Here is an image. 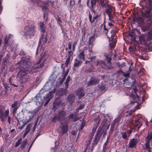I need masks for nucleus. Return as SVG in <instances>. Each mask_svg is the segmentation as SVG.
<instances>
[{"label": "nucleus", "mask_w": 152, "mask_h": 152, "mask_svg": "<svg viewBox=\"0 0 152 152\" xmlns=\"http://www.w3.org/2000/svg\"><path fill=\"white\" fill-rule=\"evenodd\" d=\"M120 121V118L119 117H118L115 119L114 122L118 123Z\"/></svg>", "instance_id": "obj_62"}, {"label": "nucleus", "mask_w": 152, "mask_h": 152, "mask_svg": "<svg viewBox=\"0 0 152 152\" xmlns=\"http://www.w3.org/2000/svg\"><path fill=\"white\" fill-rule=\"evenodd\" d=\"M75 99V96L72 94H70L67 97V100L69 102H73Z\"/></svg>", "instance_id": "obj_26"}, {"label": "nucleus", "mask_w": 152, "mask_h": 152, "mask_svg": "<svg viewBox=\"0 0 152 152\" xmlns=\"http://www.w3.org/2000/svg\"><path fill=\"white\" fill-rule=\"evenodd\" d=\"M19 55L21 56H25L26 53L23 50H21L19 53Z\"/></svg>", "instance_id": "obj_54"}, {"label": "nucleus", "mask_w": 152, "mask_h": 152, "mask_svg": "<svg viewBox=\"0 0 152 152\" xmlns=\"http://www.w3.org/2000/svg\"><path fill=\"white\" fill-rule=\"evenodd\" d=\"M70 76L69 75L68 76L65 82V88L67 89L68 87L69 83L70 80Z\"/></svg>", "instance_id": "obj_32"}, {"label": "nucleus", "mask_w": 152, "mask_h": 152, "mask_svg": "<svg viewBox=\"0 0 152 152\" xmlns=\"http://www.w3.org/2000/svg\"><path fill=\"white\" fill-rule=\"evenodd\" d=\"M105 118L106 122H110L111 121V117L108 115L107 114L106 116H105Z\"/></svg>", "instance_id": "obj_44"}, {"label": "nucleus", "mask_w": 152, "mask_h": 152, "mask_svg": "<svg viewBox=\"0 0 152 152\" xmlns=\"http://www.w3.org/2000/svg\"><path fill=\"white\" fill-rule=\"evenodd\" d=\"M41 57L40 58L38 61L35 64V66H38V65L41 63V62L44 58V56L43 55V56H42V55H41Z\"/></svg>", "instance_id": "obj_38"}, {"label": "nucleus", "mask_w": 152, "mask_h": 152, "mask_svg": "<svg viewBox=\"0 0 152 152\" xmlns=\"http://www.w3.org/2000/svg\"><path fill=\"white\" fill-rule=\"evenodd\" d=\"M99 6L100 7H104V0H98Z\"/></svg>", "instance_id": "obj_33"}, {"label": "nucleus", "mask_w": 152, "mask_h": 152, "mask_svg": "<svg viewBox=\"0 0 152 152\" xmlns=\"http://www.w3.org/2000/svg\"><path fill=\"white\" fill-rule=\"evenodd\" d=\"M56 90H53L51 91L48 94L46 95L45 97L44 100H46V102L44 104V106H45L48 104L50 99L53 96V94L56 92Z\"/></svg>", "instance_id": "obj_11"}, {"label": "nucleus", "mask_w": 152, "mask_h": 152, "mask_svg": "<svg viewBox=\"0 0 152 152\" xmlns=\"http://www.w3.org/2000/svg\"><path fill=\"white\" fill-rule=\"evenodd\" d=\"M102 135H103V137L104 136V121L98 128L97 133L92 143L91 147L88 148L91 151V152L92 151L94 147L97 145Z\"/></svg>", "instance_id": "obj_2"}, {"label": "nucleus", "mask_w": 152, "mask_h": 152, "mask_svg": "<svg viewBox=\"0 0 152 152\" xmlns=\"http://www.w3.org/2000/svg\"><path fill=\"white\" fill-rule=\"evenodd\" d=\"M144 145L145 146V149H146L148 151L151 150V147L149 146V142L148 140H145V143Z\"/></svg>", "instance_id": "obj_28"}, {"label": "nucleus", "mask_w": 152, "mask_h": 152, "mask_svg": "<svg viewBox=\"0 0 152 152\" xmlns=\"http://www.w3.org/2000/svg\"><path fill=\"white\" fill-rule=\"evenodd\" d=\"M99 88L101 91H103L104 90V85H99Z\"/></svg>", "instance_id": "obj_57"}, {"label": "nucleus", "mask_w": 152, "mask_h": 152, "mask_svg": "<svg viewBox=\"0 0 152 152\" xmlns=\"http://www.w3.org/2000/svg\"><path fill=\"white\" fill-rule=\"evenodd\" d=\"M77 44V42L75 41L74 42L72 45V50L73 51H74L75 50V47Z\"/></svg>", "instance_id": "obj_49"}, {"label": "nucleus", "mask_w": 152, "mask_h": 152, "mask_svg": "<svg viewBox=\"0 0 152 152\" xmlns=\"http://www.w3.org/2000/svg\"><path fill=\"white\" fill-rule=\"evenodd\" d=\"M15 133V134L16 131L14 129H12L10 131V134H14V133Z\"/></svg>", "instance_id": "obj_61"}, {"label": "nucleus", "mask_w": 152, "mask_h": 152, "mask_svg": "<svg viewBox=\"0 0 152 152\" xmlns=\"http://www.w3.org/2000/svg\"><path fill=\"white\" fill-rule=\"evenodd\" d=\"M23 63L26 65V67L21 68L17 74V77L22 83H26L30 80V75L39 70L42 68L44 66L43 62L39 66H31L33 62L29 57L25 56L22 58Z\"/></svg>", "instance_id": "obj_1"}, {"label": "nucleus", "mask_w": 152, "mask_h": 152, "mask_svg": "<svg viewBox=\"0 0 152 152\" xmlns=\"http://www.w3.org/2000/svg\"><path fill=\"white\" fill-rule=\"evenodd\" d=\"M68 72H66L65 73H64L62 75L63 76V78L65 79L66 77V76L68 74Z\"/></svg>", "instance_id": "obj_59"}, {"label": "nucleus", "mask_w": 152, "mask_h": 152, "mask_svg": "<svg viewBox=\"0 0 152 152\" xmlns=\"http://www.w3.org/2000/svg\"><path fill=\"white\" fill-rule=\"evenodd\" d=\"M137 117H136V118L134 119H130L129 121V123L130 124H133V127H132V129H134L135 130H138V129L141 127L142 125L141 120L140 119H137L136 118Z\"/></svg>", "instance_id": "obj_7"}, {"label": "nucleus", "mask_w": 152, "mask_h": 152, "mask_svg": "<svg viewBox=\"0 0 152 152\" xmlns=\"http://www.w3.org/2000/svg\"><path fill=\"white\" fill-rule=\"evenodd\" d=\"M95 37L94 36L91 37L89 38V44L91 45H93V42L94 40Z\"/></svg>", "instance_id": "obj_31"}, {"label": "nucleus", "mask_w": 152, "mask_h": 152, "mask_svg": "<svg viewBox=\"0 0 152 152\" xmlns=\"http://www.w3.org/2000/svg\"><path fill=\"white\" fill-rule=\"evenodd\" d=\"M42 9L43 10H46L48 9L47 7L45 6H43L42 7Z\"/></svg>", "instance_id": "obj_64"}, {"label": "nucleus", "mask_w": 152, "mask_h": 152, "mask_svg": "<svg viewBox=\"0 0 152 152\" xmlns=\"http://www.w3.org/2000/svg\"><path fill=\"white\" fill-rule=\"evenodd\" d=\"M22 140V138H20L16 142L15 146V147H18L20 144Z\"/></svg>", "instance_id": "obj_41"}, {"label": "nucleus", "mask_w": 152, "mask_h": 152, "mask_svg": "<svg viewBox=\"0 0 152 152\" xmlns=\"http://www.w3.org/2000/svg\"><path fill=\"white\" fill-rule=\"evenodd\" d=\"M41 57L40 58L38 61L35 64V66H38V65L41 63V62L44 58V56L43 55V56H42V55H41Z\"/></svg>", "instance_id": "obj_39"}, {"label": "nucleus", "mask_w": 152, "mask_h": 152, "mask_svg": "<svg viewBox=\"0 0 152 152\" xmlns=\"http://www.w3.org/2000/svg\"><path fill=\"white\" fill-rule=\"evenodd\" d=\"M84 107V105L83 104L80 105L77 108V110H81Z\"/></svg>", "instance_id": "obj_60"}, {"label": "nucleus", "mask_w": 152, "mask_h": 152, "mask_svg": "<svg viewBox=\"0 0 152 152\" xmlns=\"http://www.w3.org/2000/svg\"><path fill=\"white\" fill-rule=\"evenodd\" d=\"M135 103H131L129 104L127 106H125L122 109H120L119 111V115L121 116L124 115L126 113H129V114L130 115L132 112H134L135 110H132L131 108L129 107H136V105L135 104Z\"/></svg>", "instance_id": "obj_5"}, {"label": "nucleus", "mask_w": 152, "mask_h": 152, "mask_svg": "<svg viewBox=\"0 0 152 152\" xmlns=\"http://www.w3.org/2000/svg\"><path fill=\"white\" fill-rule=\"evenodd\" d=\"M116 43V40H114L113 42H111L109 44V46L110 48H113L115 47Z\"/></svg>", "instance_id": "obj_36"}, {"label": "nucleus", "mask_w": 152, "mask_h": 152, "mask_svg": "<svg viewBox=\"0 0 152 152\" xmlns=\"http://www.w3.org/2000/svg\"><path fill=\"white\" fill-rule=\"evenodd\" d=\"M99 81L100 80L98 78L91 77L89 80L86 83V87L95 85L98 83Z\"/></svg>", "instance_id": "obj_10"}, {"label": "nucleus", "mask_w": 152, "mask_h": 152, "mask_svg": "<svg viewBox=\"0 0 152 152\" xmlns=\"http://www.w3.org/2000/svg\"><path fill=\"white\" fill-rule=\"evenodd\" d=\"M122 138L126 140H128L129 135H127V133L126 132H122Z\"/></svg>", "instance_id": "obj_35"}, {"label": "nucleus", "mask_w": 152, "mask_h": 152, "mask_svg": "<svg viewBox=\"0 0 152 152\" xmlns=\"http://www.w3.org/2000/svg\"><path fill=\"white\" fill-rule=\"evenodd\" d=\"M40 30L43 33H44L45 31V26L44 25L43 22H41L39 23Z\"/></svg>", "instance_id": "obj_24"}, {"label": "nucleus", "mask_w": 152, "mask_h": 152, "mask_svg": "<svg viewBox=\"0 0 152 152\" xmlns=\"http://www.w3.org/2000/svg\"><path fill=\"white\" fill-rule=\"evenodd\" d=\"M46 36L45 37L44 33L41 34L40 38V42H42L44 43H45L47 42V34H46Z\"/></svg>", "instance_id": "obj_20"}, {"label": "nucleus", "mask_w": 152, "mask_h": 152, "mask_svg": "<svg viewBox=\"0 0 152 152\" xmlns=\"http://www.w3.org/2000/svg\"><path fill=\"white\" fill-rule=\"evenodd\" d=\"M139 39L141 43L144 44L145 43V39L144 37L143 36H141L140 37Z\"/></svg>", "instance_id": "obj_48"}, {"label": "nucleus", "mask_w": 152, "mask_h": 152, "mask_svg": "<svg viewBox=\"0 0 152 152\" xmlns=\"http://www.w3.org/2000/svg\"><path fill=\"white\" fill-rule=\"evenodd\" d=\"M40 94H37L35 97L36 98L35 102L38 106L42 105L44 102L43 100H42L41 97L39 96Z\"/></svg>", "instance_id": "obj_15"}, {"label": "nucleus", "mask_w": 152, "mask_h": 152, "mask_svg": "<svg viewBox=\"0 0 152 152\" xmlns=\"http://www.w3.org/2000/svg\"><path fill=\"white\" fill-rule=\"evenodd\" d=\"M85 55L83 51H81L78 55V57L79 59H82L83 61L85 60Z\"/></svg>", "instance_id": "obj_27"}, {"label": "nucleus", "mask_w": 152, "mask_h": 152, "mask_svg": "<svg viewBox=\"0 0 152 152\" xmlns=\"http://www.w3.org/2000/svg\"><path fill=\"white\" fill-rule=\"evenodd\" d=\"M71 119H72V121L74 122H75L79 120L78 117H75V116H74V114L71 113L67 117H66L64 121L69 123L71 121L70 120Z\"/></svg>", "instance_id": "obj_13"}, {"label": "nucleus", "mask_w": 152, "mask_h": 152, "mask_svg": "<svg viewBox=\"0 0 152 152\" xmlns=\"http://www.w3.org/2000/svg\"><path fill=\"white\" fill-rule=\"evenodd\" d=\"M68 57H69L70 58L71 57H72V58H73V53L72 51L71 50H70L68 52Z\"/></svg>", "instance_id": "obj_46"}, {"label": "nucleus", "mask_w": 152, "mask_h": 152, "mask_svg": "<svg viewBox=\"0 0 152 152\" xmlns=\"http://www.w3.org/2000/svg\"><path fill=\"white\" fill-rule=\"evenodd\" d=\"M86 126V122H82L81 126H80V128L81 129H82L83 128L85 127Z\"/></svg>", "instance_id": "obj_56"}, {"label": "nucleus", "mask_w": 152, "mask_h": 152, "mask_svg": "<svg viewBox=\"0 0 152 152\" xmlns=\"http://www.w3.org/2000/svg\"><path fill=\"white\" fill-rule=\"evenodd\" d=\"M17 104L18 102L17 101H15L14 103L12 104L11 107L12 108L17 107Z\"/></svg>", "instance_id": "obj_51"}, {"label": "nucleus", "mask_w": 152, "mask_h": 152, "mask_svg": "<svg viewBox=\"0 0 152 152\" xmlns=\"http://www.w3.org/2000/svg\"><path fill=\"white\" fill-rule=\"evenodd\" d=\"M13 35L11 34H10L8 35H7L4 39H6L7 40H10V39H11Z\"/></svg>", "instance_id": "obj_45"}, {"label": "nucleus", "mask_w": 152, "mask_h": 152, "mask_svg": "<svg viewBox=\"0 0 152 152\" xmlns=\"http://www.w3.org/2000/svg\"><path fill=\"white\" fill-rule=\"evenodd\" d=\"M31 129V127L29 125H28L25 129V132L23 135V137L24 138L29 132Z\"/></svg>", "instance_id": "obj_25"}, {"label": "nucleus", "mask_w": 152, "mask_h": 152, "mask_svg": "<svg viewBox=\"0 0 152 152\" xmlns=\"http://www.w3.org/2000/svg\"><path fill=\"white\" fill-rule=\"evenodd\" d=\"M57 121H61V120L59 118L58 115H55L52 119V121L53 123H56Z\"/></svg>", "instance_id": "obj_29"}, {"label": "nucleus", "mask_w": 152, "mask_h": 152, "mask_svg": "<svg viewBox=\"0 0 152 152\" xmlns=\"http://www.w3.org/2000/svg\"><path fill=\"white\" fill-rule=\"evenodd\" d=\"M108 0H105V12L109 17V20L110 21L113 22V16L115 12V8L114 7L108 4Z\"/></svg>", "instance_id": "obj_3"}, {"label": "nucleus", "mask_w": 152, "mask_h": 152, "mask_svg": "<svg viewBox=\"0 0 152 152\" xmlns=\"http://www.w3.org/2000/svg\"><path fill=\"white\" fill-rule=\"evenodd\" d=\"M83 90V88H80L76 92V94L79 98H81L85 95V93Z\"/></svg>", "instance_id": "obj_18"}, {"label": "nucleus", "mask_w": 152, "mask_h": 152, "mask_svg": "<svg viewBox=\"0 0 152 152\" xmlns=\"http://www.w3.org/2000/svg\"><path fill=\"white\" fill-rule=\"evenodd\" d=\"M96 58V56H94L91 58H89V59L90 60V61H89L88 60H86L85 61V64H87L92 61V60L93 59V58H94V59H95V58Z\"/></svg>", "instance_id": "obj_47"}, {"label": "nucleus", "mask_w": 152, "mask_h": 152, "mask_svg": "<svg viewBox=\"0 0 152 152\" xmlns=\"http://www.w3.org/2000/svg\"><path fill=\"white\" fill-rule=\"evenodd\" d=\"M75 0H70L69 1L70 5L72 6H73L75 5Z\"/></svg>", "instance_id": "obj_52"}, {"label": "nucleus", "mask_w": 152, "mask_h": 152, "mask_svg": "<svg viewBox=\"0 0 152 152\" xmlns=\"http://www.w3.org/2000/svg\"><path fill=\"white\" fill-rule=\"evenodd\" d=\"M8 58V57H7V56H6L4 58L2 63L3 64L6 65L7 64V61Z\"/></svg>", "instance_id": "obj_34"}, {"label": "nucleus", "mask_w": 152, "mask_h": 152, "mask_svg": "<svg viewBox=\"0 0 152 152\" xmlns=\"http://www.w3.org/2000/svg\"><path fill=\"white\" fill-rule=\"evenodd\" d=\"M9 114V109H6L5 107L3 105L0 106V119L2 122L6 121Z\"/></svg>", "instance_id": "obj_6"}, {"label": "nucleus", "mask_w": 152, "mask_h": 152, "mask_svg": "<svg viewBox=\"0 0 152 152\" xmlns=\"http://www.w3.org/2000/svg\"><path fill=\"white\" fill-rule=\"evenodd\" d=\"M126 94L127 95H129L133 97L136 94L137 96V95L136 93V90L135 89H133L130 88H127V90H126Z\"/></svg>", "instance_id": "obj_14"}, {"label": "nucleus", "mask_w": 152, "mask_h": 152, "mask_svg": "<svg viewBox=\"0 0 152 152\" xmlns=\"http://www.w3.org/2000/svg\"><path fill=\"white\" fill-rule=\"evenodd\" d=\"M8 82L10 86L18 88L19 86V80L15 78V77L13 76L8 78Z\"/></svg>", "instance_id": "obj_9"}, {"label": "nucleus", "mask_w": 152, "mask_h": 152, "mask_svg": "<svg viewBox=\"0 0 152 152\" xmlns=\"http://www.w3.org/2000/svg\"><path fill=\"white\" fill-rule=\"evenodd\" d=\"M61 102V101L58 99H56L54 102L53 104H55V105H56L58 107L60 104Z\"/></svg>", "instance_id": "obj_37"}, {"label": "nucleus", "mask_w": 152, "mask_h": 152, "mask_svg": "<svg viewBox=\"0 0 152 152\" xmlns=\"http://www.w3.org/2000/svg\"><path fill=\"white\" fill-rule=\"evenodd\" d=\"M69 123L65 121L64 122H61L59 128L61 130V132L62 135L67 132L68 130Z\"/></svg>", "instance_id": "obj_8"}, {"label": "nucleus", "mask_w": 152, "mask_h": 152, "mask_svg": "<svg viewBox=\"0 0 152 152\" xmlns=\"http://www.w3.org/2000/svg\"><path fill=\"white\" fill-rule=\"evenodd\" d=\"M82 64V62L81 61L78 60L76 58L74 60V66L77 68L79 67Z\"/></svg>", "instance_id": "obj_21"}, {"label": "nucleus", "mask_w": 152, "mask_h": 152, "mask_svg": "<svg viewBox=\"0 0 152 152\" xmlns=\"http://www.w3.org/2000/svg\"><path fill=\"white\" fill-rule=\"evenodd\" d=\"M71 58L69 57H68L67 59H66L65 61V66L66 67H68Z\"/></svg>", "instance_id": "obj_42"}, {"label": "nucleus", "mask_w": 152, "mask_h": 152, "mask_svg": "<svg viewBox=\"0 0 152 152\" xmlns=\"http://www.w3.org/2000/svg\"><path fill=\"white\" fill-rule=\"evenodd\" d=\"M58 107L56 105H55V104H53V105L52 107V109L54 111H55L57 109Z\"/></svg>", "instance_id": "obj_55"}, {"label": "nucleus", "mask_w": 152, "mask_h": 152, "mask_svg": "<svg viewBox=\"0 0 152 152\" xmlns=\"http://www.w3.org/2000/svg\"><path fill=\"white\" fill-rule=\"evenodd\" d=\"M111 56H107L106 58L108 60V63L110 64L111 60Z\"/></svg>", "instance_id": "obj_53"}, {"label": "nucleus", "mask_w": 152, "mask_h": 152, "mask_svg": "<svg viewBox=\"0 0 152 152\" xmlns=\"http://www.w3.org/2000/svg\"><path fill=\"white\" fill-rule=\"evenodd\" d=\"M36 26L34 24L25 27L23 31V35L30 37L34 36L36 33Z\"/></svg>", "instance_id": "obj_4"}, {"label": "nucleus", "mask_w": 152, "mask_h": 152, "mask_svg": "<svg viewBox=\"0 0 152 152\" xmlns=\"http://www.w3.org/2000/svg\"><path fill=\"white\" fill-rule=\"evenodd\" d=\"M138 142V140L136 138H133L131 139L129 144V147L130 148H133L135 147Z\"/></svg>", "instance_id": "obj_16"}, {"label": "nucleus", "mask_w": 152, "mask_h": 152, "mask_svg": "<svg viewBox=\"0 0 152 152\" xmlns=\"http://www.w3.org/2000/svg\"><path fill=\"white\" fill-rule=\"evenodd\" d=\"M4 45L3 46V48L4 49L6 50L7 48L9 45L8 41L9 40H7L6 39L4 38Z\"/></svg>", "instance_id": "obj_30"}, {"label": "nucleus", "mask_w": 152, "mask_h": 152, "mask_svg": "<svg viewBox=\"0 0 152 152\" xmlns=\"http://www.w3.org/2000/svg\"><path fill=\"white\" fill-rule=\"evenodd\" d=\"M59 118L62 121L65 120V117L66 115V112L64 109L59 110L57 112Z\"/></svg>", "instance_id": "obj_12"}, {"label": "nucleus", "mask_w": 152, "mask_h": 152, "mask_svg": "<svg viewBox=\"0 0 152 152\" xmlns=\"http://www.w3.org/2000/svg\"><path fill=\"white\" fill-rule=\"evenodd\" d=\"M3 85L4 88L5 93H8L9 91L11 90V88L9 86V84L7 83H4V84Z\"/></svg>", "instance_id": "obj_23"}, {"label": "nucleus", "mask_w": 152, "mask_h": 152, "mask_svg": "<svg viewBox=\"0 0 152 152\" xmlns=\"http://www.w3.org/2000/svg\"><path fill=\"white\" fill-rule=\"evenodd\" d=\"M98 0H91V10L93 12H94V6L96 5V3L98 2Z\"/></svg>", "instance_id": "obj_22"}, {"label": "nucleus", "mask_w": 152, "mask_h": 152, "mask_svg": "<svg viewBox=\"0 0 152 152\" xmlns=\"http://www.w3.org/2000/svg\"><path fill=\"white\" fill-rule=\"evenodd\" d=\"M99 17V15H97L93 17V19H92V15L89 13V21L91 23H93V22H94L95 20L97 19Z\"/></svg>", "instance_id": "obj_19"}, {"label": "nucleus", "mask_w": 152, "mask_h": 152, "mask_svg": "<svg viewBox=\"0 0 152 152\" xmlns=\"http://www.w3.org/2000/svg\"><path fill=\"white\" fill-rule=\"evenodd\" d=\"M13 109L12 110V113H13V115H15L16 112V111L17 110L18 107H16L13 108Z\"/></svg>", "instance_id": "obj_50"}, {"label": "nucleus", "mask_w": 152, "mask_h": 152, "mask_svg": "<svg viewBox=\"0 0 152 152\" xmlns=\"http://www.w3.org/2000/svg\"><path fill=\"white\" fill-rule=\"evenodd\" d=\"M152 138V132H151L150 134H149L146 137V139L145 140H148L150 142V140Z\"/></svg>", "instance_id": "obj_43"}, {"label": "nucleus", "mask_w": 152, "mask_h": 152, "mask_svg": "<svg viewBox=\"0 0 152 152\" xmlns=\"http://www.w3.org/2000/svg\"><path fill=\"white\" fill-rule=\"evenodd\" d=\"M66 89L61 88L58 90L56 93V94L59 96H61L64 95L68 93V91L66 90Z\"/></svg>", "instance_id": "obj_17"}, {"label": "nucleus", "mask_w": 152, "mask_h": 152, "mask_svg": "<svg viewBox=\"0 0 152 152\" xmlns=\"http://www.w3.org/2000/svg\"><path fill=\"white\" fill-rule=\"evenodd\" d=\"M5 78L3 77H1V81L2 82L3 85L4 84V83H7L6 82H5L4 81V79Z\"/></svg>", "instance_id": "obj_63"}, {"label": "nucleus", "mask_w": 152, "mask_h": 152, "mask_svg": "<svg viewBox=\"0 0 152 152\" xmlns=\"http://www.w3.org/2000/svg\"><path fill=\"white\" fill-rule=\"evenodd\" d=\"M7 118V122H8L9 124L10 125L11 124V121L12 120V118L8 115Z\"/></svg>", "instance_id": "obj_58"}, {"label": "nucleus", "mask_w": 152, "mask_h": 152, "mask_svg": "<svg viewBox=\"0 0 152 152\" xmlns=\"http://www.w3.org/2000/svg\"><path fill=\"white\" fill-rule=\"evenodd\" d=\"M27 141L26 140H23L21 143L20 145V148L22 149H23L27 144Z\"/></svg>", "instance_id": "obj_40"}]
</instances>
